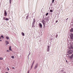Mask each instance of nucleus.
Instances as JSON below:
<instances>
[{"instance_id":"obj_10","label":"nucleus","mask_w":73,"mask_h":73,"mask_svg":"<svg viewBox=\"0 0 73 73\" xmlns=\"http://www.w3.org/2000/svg\"><path fill=\"white\" fill-rule=\"evenodd\" d=\"M33 24L34 25V24L35 23V19H33Z\"/></svg>"},{"instance_id":"obj_26","label":"nucleus","mask_w":73,"mask_h":73,"mask_svg":"<svg viewBox=\"0 0 73 73\" xmlns=\"http://www.w3.org/2000/svg\"><path fill=\"white\" fill-rule=\"evenodd\" d=\"M7 69L8 70H9V69L8 67L7 68Z\"/></svg>"},{"instance_id":"obj_25","label":"nucleus","mask_w":73,"mask_h":73,"mask_svg":"<svg viewBox=\"0 0 73 73\" xmlns=\"http://www.w3.org/2000/svg\"><path fill=\"white\" fill-rule=\"evenodd\" d=\"M7 52H10V51H9V50H7Z\"/></svg>"},{"instance_id":"obj_4","label":"nucleus","mask_w":73,"mask_h":73,"mask_svg":"<svg viewBox=\"0 0 73 73\" xmlns=\"http://www.w3.org/2000/svg\"><path fill=\"white\" fill-rule=\"evenodd\" d=\"M70 38L72 40L73 39V34H70Z\"/></svg>"},{"instance_id":"obj_24","label":"nucleus","mask_w":73,"mask_h":73,"mask_svg":"<svg viewBox=\"0 0 73 73\" xmlns=\"http://www.w3.org/2000/svg\"><path fill=\"white\" fill-rule=\"evenodd\" d=\"M54 0H52V3H54Z\"/></svg>"},{"instance_id":"obj_2","label":"nucleus","mask_w":73,"mask_h":73,"mask_svg":"<svg viewBox=\"0 0 73 73\" xmlns=\"http://www.w3.org/2000/svg\"><path fill=\"white\" fill-rule=\"evenodd\" d=\"M42 23H43L44 27H45V21L44 20H42Z\"/></svg>"},{"instance_id":"obj_23","label":"nucleus","mask_w":73,"mask_h":73,"mask_svg":"<svg viewBox=\"0 0 73 73\" xmlns=\"http://www.w3.org/2000/svg\"><path fill=\"white\" fill-rule=\"evenodd\" d=\"M11 58H15V57H14V56H11Z\"/></svg>"},{"instance_id":"obj_7","label":"nucleus","mask_w":73,"mask_h":73,"mask_svg":"<svg viewBox=\"0 0 73 73\" xmlns=\"http://www.w3.org/2000/svg\"><path fill=\"white\" fill-rule=\"evenodd\" d=\"M69 49H73V46H72V44L70 45V47L69 48Z\"/></svg>"},{"instance_id":"obj_16","label":"nucleus","mask_w":73,"mask_h":73,"mask_svg":"<svg viewBox=\"0 0 73 73\" xmlns=\"http://www.w3.org/2000/svg\"><path fill=\"white\" fill-rule=\"evenodd\" d=\"M3 59V58L2 57H0V60H2Z\"/></svg>"},{"instance_id":"obj_5","label":"nucleus","mask_w":73,"mask_h":73,"mask_svg":"<svg viewBox=\"0 0 73 73\" xmlns=\"http://www.w3.org/2000/svg\"><path fill=\"white\" fill-rule=\"evenodd\" d=\"M4 14L5 16H7V13L6 11H4Z\"/></svg>"},{"instance_id":"obj_13","label":"nucleus","mask_w":73,"mask_h":73,"mask_svg":"<svg viewBox=\"0 0 73 73\" xmlns=\"http://www.w3.org/2000/svg\"><path fill=\"white\" fill-rule=\"evenodd\" d=\"M9 50H11V51H12V49H11V46H10L9 47Z\"/></svg>"},{"instance_id":"obj_1","label":"nucleus","mask_w":73,"mask_h":73,"mask_svg":"<svg viewBox=\"0 0 73 73\" xmlns=\"http://www.w3.org/2000/svg\"><path fill=\"white\" fill-rule=\"evenodd\" d=\"M73 50H70L68 51V54H72V53H73Z\"/></svg>"},{"instance_id":"obj_28","label":"nucleus","mask_w":73,"mask_h":73,"mask_svg":"<svg viewBox=\"0 0 73 73\" xmlns=\"http://www.w3.org/2000/svg\"><path fill=\"white\" fill-rule=\"evenodd\" d=\"M57 22H58V20H56V23H57Z\"/></svg>"},{"instance_id":"obj_35","label":"nucleus","mask_w":73,"mask_h":73,"mask_svg":"<svg viewBox=\"0 0 73 73\" xmlns=\"http://www.w3.org/2000/svg\"><path fill=\"white\" fill-rule=\"evenodd\" d=\"M5 73H8V72H6Z\"/></svg>"},{"instance_id":"obj_11","label":"nucleus","mask_w":73,"mask_h":73,"mask_svg":"<svg viewBox=\"0 0 73 73\" xmlns=\"http://www.w3.org/2000/svg\"><path fill=\"white\" fill-rule=\"evenodd\" d=\"M73 54H72V55L71 56L70 59V60H72L73 58Z\"/></svg>"},{"instance_id":"obj_19","label":"nucleus","mask_w":73,"mask_h":73,"mask_svg":"<svg viewBox=\"0 0 73 73\" xmlns=\"http://www.w3.org/2000/svg\"><path fill=\"white\" fill-rule=\"evenodd\" d=\"M6 38H7V39H9V37L8 36H6Z\"/></svg>"},{"instance_id":"obj_29","label":"nucleus","mask_w":73,"mask_h":73,"mask_svg":"<svg viewBox=\"0 0 73 73\" xmlns=\"http://www.w3.org/2000/svg\"><path fill=\"white\" fill-rule=\"evenodd\" d=\"M27 73H29V70L28 71Z\"/></svg>"},{"instance_id":"obj_27","label":"nucleus","mask_w":73,"mask_h":73,"mask_svg":"<svg viewBox=\"0 0 73 73\" xmlns=\"http://www.w3.org/2000/svg\"><path fill=\"white\" fill-rule=\"evenodd\" d=\"M3 19L4 20H5V17H3Z\"/></svg>"},{"instance_id":"obj_14","label":"nucleus","mask_w":73,"mask_h":73,"mask_svg":"<svg viewBox=\"0 0 73 73\" xmlns=\"http://www.w3.org/2000/svg\"><path fill=\"white\" fill-rule=\"evenodd\" d=\"M70 32H73V28L71 29H70Z\"/></svg>"},{"instance_id":"obj_9","label":"nucleus","mask_w":73,"mask_h":73,"mask_svg":"<svg viewBox=\"0 0 73 73\" xmlns=\"http://www.w3.org/2000/svg\"><path fill=\"white\" fill-rule=\"evenodd\" d=\"M39 25L40 27L41 28H42V24L41 23H40L39 24Z\"/></svg>"},{"instance_id":"obj_30","label":"nucleus","mask_w":73,"mask_h":73,"mask_svg":"<svg viewBox=\"0 0 73 73\" xmlns=\"http://www.w3.org/2000/svg\"><path fill=\"white\" fill-rule=\"evenodd\" d=\"M12 69H15V68L14 67H13Z\"/></svg>"},{"instance_id":"obj_34","label":"nucleus","mask_w":73,"mask_h":73,"mask_svg":"<svg viewBox=\"0 0 73 73\" xmlns=\"http://www.w3.org/2000/svg\"><path fill=\"white\" fill-rule=\"evenodd\" d=\"M0 41H1V40H0Z\"/></svg>"},{"instance_id":"obj_6","label":"nucleus","mask_w":73,"mask_h":73,"mask_svg":"<svg viewBox=\"0 0 73 73\" xmlns=\"http://www.w3.org/2000/svg\"><path fill=\"white\" fill-rule=\"evenodd\" d=\"M38 66V64H36L35 65V66L34 67V69H36L37 68V67Z\"/></svg>"},{"instance_id":"obj_21","label":"nucleus","mask_w":73,"mask_h":73,"mask_svg":"<svg viewBox=\"0 0 73 73\" xmlns=\"http://www.w3.org/2000/svg\"><path fill=\"white\" fill-rule=\"evenodd\" d=\"M50 12H53V10H50Z\"/></svg>"},{"instance_id":"obj_17","label":"nucleus","mask_w":73,"mask_h":73,"mask_svg":"<svg viewBox=\"0 0 73 73\" xmlns=\"http://www.w3.org/2000/svg\"><path fill=\"white\" fill-rule=\"evenodd\" d=\"M5 20H6V21L9 20V19H8V18H6L5 19Z\"/></svg>"},{"instance_id":"obj_12","label":"nucleus","mask_w":73,"mask_h":73,"mask_svg":"<svg viewBox=\"0 0 73 73\" xmlns=\"http://www.w3.org/2000/svg\"><path fill=\"white\" fill-rule=\"evenodd\" d=\"M5 43L6 45H8V44H9V42H8L7 41H5Z\"/></svg>"},{"instance_id":"obj_36","label":"nucleus","mask_w":73,"mask_h":73,"mask_svg":"<svg viewBox=\"0 0 73 73\" xmlns=\"http://www.w3.org/2000/svg\"><path fill=\"white\" fill-rule=\"evenodd\" d=\"M68 18H67V19L68 20Z\"/></svg>"},{"instance_id":"obj_20","label":"nucleus","mask_w":73,"mask_h":73,"mask_svg":"<svg viewBox=\"0 0 73 73\" xmlns=\"http://www.w3.org/2000/svg\"><path fill=\"white\" fill-rule=\"evenodd\" d=\"M1 37L2 38H4V36H3V35H2L1 36Z\"/></svg>"},{"instance_id":"obj_18","label":"nucleus","mask_w":73,"mask_h":73,"mask_svg":"<svg viewBox=\"0 0 73 73\" xmlns=\"http://www.w3.org/2000/svg\"><path fill=\"white\" fill-rule=\"evenodd\" d=\"M11 2H12V0H9V3L10 4H11Z\"/></svg>"},{"instance_id":"obj_32","label":"nucleus","mask_w":73,"mask_h":73,"mask_svg":"<svg viewBox=\"0 0 73 73\" xmlns=\"http://www.w3.org/2000/svg\"><path fill=\"white\" fill-rule=\"evenodd\" d=\"M66 62H68V61L67 60H66Z\"/></svg>"},{"instance_id":"obj_37","label":"nucleus","mask_w":73,"mask_h":73,"mask_svg":"<svg viewBox=\"0 0 73 73\" xmlns=\"http://www.w3.org/2000/svg\"><path fill=\"white\" fill-rule=\"evenodd\" d=\"M66 20H67V19H66Z\"/></svg>"},{"instance_id":"obj_33","label":"nucleus","mask_w":73,"mask_h":73,"mask_svg":"<svg viewBox=\"0 0 73 73\" xmlns=\"http://www.w3.org/2000/svg\"><path fill=\"white\" fill-rule=\"evenodd\" d=\"M1 37H0V39H1Z\"/></svg>"},{"instance_id":"obj_22","label":"nucleus","mask_w":73,"mask_h":73,"mask_svg":"<svg viewBox=\"0 0 73 73\" xmlns=\"http://www.w3.org/2000/svg\"><path fill=\"white\" fill-rule=\"evenodd\" d=\"M48 14H49V13H47L46 14V16H47L48 15Z\"/></svg>"},{"instance_id":"obj_8","label":"nucleus","mask_w":73,"mask_h":73,"mask_svg":"<svg viewBox=\"0 0 73 73\" xmlns=\"http://www.w3.org/2000/svg\"><path fill=\"white\" fill-rule=\"evenodd\" d=\"M49 46H47V52H49Z\"/></svg>"},{"instance_id":"obj_3","label":"nucleus","mask_w":73,"mask_h":73,"mask_svg":"<svg viewBox=\"0 0 73 73\" xmlns=\"http://www.w3.org/2000/svg\"><path fill=\"white\" fill-rule=\"evenodd\" d=\"M35 60H33V63H32V64L31 66V68H32V67H33V64H35Z\"/></svg>"},{"instance_id":"obj_15","label":"nucleus","mask_w":73,"mask_h":73,"mask_svg":"<svg viewBox=\"0 0 73 73\" xmlns=\"http://www.w3.org/2000/svg\"><path fill=\"white\" fill-rule=\"evenodd\" d=\"M21 34H22V36H25V34H24V33L22 32L21 33Z\"/></svg>"},{"instance_id":"obj_31","label":"nucleus","mask_w":73,"mask_h":73,"mask_svg":"<svg viewBox=\"0 0 73 73\" xmlns=\"http://www.w3.org/2000/svg\"><path fill=\"white\" fill-rule=\"evenodd\" d=\"M28 18V16H27V19Z\"/></svg>"}]
</instances>
